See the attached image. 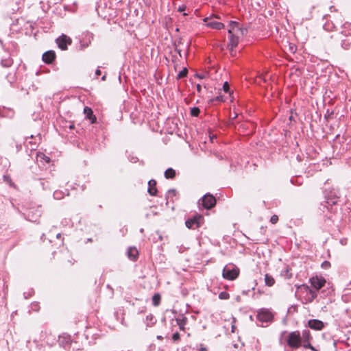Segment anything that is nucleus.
<instances>
[{
    "label": "nucleus",
    "mask_w": 351,
    "mask_h": 351,
    "mask_svg": "<svg viewBox=\"0 0 351 351\" xmlns=\"http://www.w3.org/2000/svg\"><path fill=\"white\" fill-rule=\"evenodd\" d=\"M245 30L241 29L239 23L231 21L229 25L228 33L230 34V43L228 47L232 54L233 49L237 46L239 40L244 34Z\"/></svg>",
    "instance_id": "obj_1"
},
{
    "label": "nucleus",
    "mask_w": 351,
    "mask_h": 351,
    "mask_svg": "<svg viewBox=\"0 0 351 351\" xmlns=\"http://www.w3.org/2000/svg\"><path fill=\"white\" fill-rule=\"evenodd\" d=\"M239 274V269L234 265H226L222 271L223 278L233 280L236 279Z\"/></svg>",
    "instance_id": "obj_2"
},
{
    "label": "nucleus",
    "mask_w": 351,
    "mask_h": 351,
    "mask_svg": "<svg viewBox=\"0 0 351 351\" xmlns=\"http://www.w3.org/2000/svg\"><path fill=\"white\" fill-rule=\"evenodd\" d=\"M302 341V337L299 331H293L289 334L287 337V344L293 348L300 347Z\"/></svg>",
    "instance_id": "obj_3"
},
{
    "label": "nucleus",
    "mask_w": 351,
    "mask_h": 351,
    "mask_svg": "<svg viewBox=\"0 0 351 351\" xmlns=\"http://www.w3.org/2000/svg\"><path fill=\"white\" fill-rule=\"evenodd\" d=\"M56 41L59 48L62 50L67 49V45H70L72 43L71 38L65 34L61 35Z\"/></svg>",
    "instance_id": "obj_4"
},
{
    "label": "nucleus",
    "mask_w": 351,
    "mask_h": 351,
    "mask_svg": "<svg viewBox=\"0 0 351 351\" xmlns=\"http://www.w3.org/2000/svg\"><path fill=\"white\" fill-rule=\"evenodd\" d=\"M202 204L206 209H210L216 204V199L213 195L206 194L202 198Z\"/></svg>",
    "instance_id": "obj_5"
},
{
    "label": "nucleus",
    "mask_w": 351,
    "mask_h": 351,
    "mask_svg": "<svg viewBox=\"0 0 351 351\" xmlns=\"http://www.w3.org/2000/svg\"><path fill=\"white\" fill-rule=\"evenodd\" d=\"M257 319L261 322H269L273 319V314L267 309H262L257 314Z\"/></svg>",
    "instance_id": "obj_6"
},
{
    "label": "nucleus",
    "mask_w": 351,
    "mask_h": 351,
    "mask_svg": "<svg viewBox=\"0 0 351 351\" xmlns=\"http://www.w3.org/2000/svg\"><path fill=\"white\" fill-rule=\"evenodd\" d=\"M203 217L201 215L195 216L186 221V226L189 228H195L200 226Z\"/></svg>",
    "instance_id": "obj_7"
},
{
    "label": "nucleus",
    "mask_w": 351,
    "mask_h": 351,
    "mask_svg": "<svg viewBox=\"0 0 351 351\" xmlns=\"http://www.w3.org/2000/svg\"><path fill=\"white\" fill-rule=\"evenodd\" d=\"M311 286L316 289V291L322 289L326 283V280L323 278H319L317 276L312 277L310 279Z\"/></svg>",
    "instance_id": "obj_8"
},
{
    "label": "nucleus",
    "mask_w": 351,
    "mask_h": 351,
    "mask_svg": "<svg viewBox=\"0 0 351 351\" xmlns=\"http://www.w3.org/2000/svg\"><path fill=\"white\" fill-rule=\"evenodd\" d=\"M300 288L306 291L308 295V301L311 302L317 297V291L310 289L308 285H302Z\"/></svg>",
    "instance_id": "obj_9"
},
{
    "label": "nucleus",
    "mask_w": 351,
    "mask_h": 351,
    "mask_svg": "<svg viewBox=\"0 0 351 351\" xmlns=\"http://www.w3.org/2000/svg\"><path fill=\"white\" fill-rule=\"evenodd\" d=\"M56 58V54L53 51H48L43 53V60L47 64L51 63Z\"/></svg>",
    "instance_id": "obj_10"
},
{
    "label": "nucleus",
    "mask_w": 351,
    "mask_h": 351,
    "mask_svg": "<svg viewBox=\"0 0 351 351\" xmlns=\"http://www.w3.org/2000/svg\"><path fill=\"white\" fill-rule=\"evenodd\" d=\"M308 326L311 328L319 330L323 328L324 324L322 321L317 319H312L308 322Z\"/></svg>",
    "instance_id": "obj_11"
},
{
    "label": "nucleus",
    "mask_w": 351,
    "mask_h": 351,
    "mask_svg": "<svg viewBox=\"0 0 351 351\" xmlns=\"http://www.w3.org/2000/svg\"><path fill=\"white\" fill-rule=\"evenodd\" d=\"M84 113L87 119H88L92 123H95L96 121V117L93 114V112L91 108L88 107H85L84 108Z\"/></svg>",
    "instance_id": "obj_12"
},
{
    "label": "nucleus",
    "mask_w": 351,
    "mask_h": 351,
    "mask_svg": "<svg viewBox=\"0 0 351 351\" xmlns=\"http://www.w3.org/2000/svg\"><path fill=\"white\" fill-rule=\"evenodd\" d=\"M148 193L149 195L154 196L156 195L157 189H156V182L155 180H151L148 182Z\"/></svg>",
    "instance_id": "obj_13"
},
{
    "label": "nucleus",
    "mask_w": 351,
    "mask_h": 351,
    "mask_svg": "<svg viewBox=\"0 0 351 351\" xmlns=\"http://www.w3.org/2000/svg\"><path fill=\"white\" fill-rule=\"evenodd\" d=\"M207 26L216 29H221L224 27V25L222 23L211 21L207 23Z\"/></svg>",
    "instance_id": "obj_14"
},
{
    "label": "nucleus",
    "mask_w": 351,
    "mask_h": 351,
    "mask_svg": "<svg viewBox=\"0 0 351 351\" xmlns=\"http://www.w3.org/2000/svg\"><path fill=\"white\" fill-rule=\"evenodd\" d=\"M138 254V250L135 247H130L128 250V256L132 260H135Z\"/></svg>",
    "instance_id": "obj_15"
},
{
    "label": "nucleus",
    "mask_w": 351,
    "mask_h": 351,
    "mask_svg": "<svg viewBox=\"0 0 351 351\" xmlns=\"http://www.w3.org/2000/svg\"><path fill=\"white\" fill-rule=\"evenodd\" d=\"M176 176V171L172 168H169L165 171V177L167 179L173 178Z\"/></svg>",
    "instance_id": "obj_16"
},
{
    "label": "nucleus",
    "mask_w": 351,
    "mask_h": 351,
    "mask_svg": "<svg viewBox=\"0 0 351 351\" xmlns=\"http://www.w3.org/2000/svg\"><path fill=\"white\" fill-rule=\"evenodd\" d=\"M265 284L269 287L273 286L275 283V280L274 278L269 274H266L265 276Z\"/></svg>",
    "instance_id": "obj_17"
},
{
    "label": "nucleus",
    "mask_w": 351,
    "mask_h": 351,
    "mask_svg": "<svg viewBox=\"0 0 351 351\" xmlns=\"http://www.w3.org/2000/svg\"><path fill=\"white\" fill-rule=\"evenodd\" d=\"M176 322H177V324L179 326L181 330H184V326L186 323V317L178 318V319H176Z\"/></svg>",
    "instance_id": "obj_18"
},
{
    "label": "nucleus",
    "mask_w": 351,
    "mask_h": 351,
    "mask_svg": "<svg viewBox=\"0 0 351 351\" xmlns=\"http://www.w3.org/2000/svg\"><path fill=\"white\" fill-rule=\"evenodd\" d=\"M12 63H13V61L10 58L3 59L1 62V65L3 67H9L12 64Z\"/></svg>",
    "instance_id": "obj_19"
},
{
    "label": "nucleus",
    "mask_w": 351,
    "mask_h": 351,
    "mask_svg": "<svg viewBox=\"0 0 351 351\" xmlns=\"http://www.w3.org/2000/svg\"><path fill=\"white\" fill-rule=\"evenodd\" d=\"M341 47L343 49H349L351 47V41L349 39L343 40L341 41Z\"/></svg>",
    "instance_id": "obj_20"
},
{
    "label": "nucleus",
    "mask_w": 351,
    "mask_h": 351,
    "mask_svg": "<svg viewBox=\"0 0 351 351\" xmlns=\"http://www.w3.org/2000/svg\"><path fill=\"white\" fill-rule=\"evenodd\" d=\"M160 302V295L159 294H154L152 297V303L155 306L159 305Z\"/></svg>",
    "instance_id": "obj_21"
},
{
    "label": "nucleus",
    "mask_w": 351,
    "mask_h": 351,
    "mask_svg": "<svg viewBox=\"0 0 351 351\" xmlns=\"http://www.w3.org/2000/svg\"><path fill=\"white\" fill-rule=\"evenodd\" d=\"M25 144H26L27 147L30 145L29 148L31 149H32V150L36 149V147H37V143L36 142H33L32 141H28L27 139L26 140Z\"/></svg>",
    "instance_id": "obj_22"
},
{
    "label": "nucleus",
    "mask_w": 351,
    "mask_h": 351,
    "mask_svg": "<svg viewBox=\"0 0 351 351\" xmlns=\"http://www.w3.org/2000/svg\"><path fill=\"white\" fill-rule=\"evenodd\" d=\"M200 112V110L197 107H193L191 109V114L193 117H197Z\"/></svg>",
    "instance_id": "obj_23"
},
{
    "label": "nucleus",
    "mask_w": 351,
    "mask_h": 351,
    "mask_svg": "<svg viewBox=\"0 0 351 351\" xmlns=\"http://www.w3.org/2000/svg\"><path fill=\"white\" fill-rule=\"evenodd\" d=\"M229 298V293L226 291H222L219 294V298L221 300H228Z\"/></svg>",
    "instance_id": "obj_24"
},
{
    "label": "nucleus",
    "mask_w": 351,
    "mask_h": 351,
    "mask_svg": "<svg viewBox=\"0 0 351 351\" xmlns=\"http://www.w3.org/2000/svg\"><path fill=\"white\" fill-rule=\"evenodd\" d=\"M188 71L186 68L183 69L178 75V78H183L186 76Z\"/></svg>",
    "instance_id": "obj_25"
},
{
    "label": "nucleus",
    "mask_w": 351,
    "mask_h": 351,
    "mask_svg": "<svg viewBox=\"0 0 351 351\" xmlns=\"http://www.w3.org/2000/svg\"><path fill=\"white\" fill-rule=\"evenodd\" d=\"M302 337L304 339V342H308V339L310 337V334L308 331H304L302 334Z\"/></svg>",
    "instance_id": "obj_26"
},
{
    "label": "nucleus",
    "mask_w": 351,
    "mask_h": 351,
    "mask_svg": "<svg viewBox=\"0 0 351 351\" xmlns=\"http://www.w3.org/2000/svg\"><path fill=\"white\" fill-rule=\"evenodd\" d=\"M38 158L43 159L44 160L46 161V162H50V158L48 156H46L43 154H38Z\"/></svg>",
    "instance_id": "obj_27"
},
{
    "label": "nucleus",
    "mask_w": 351,
    "mask_h": 351,
    "mask_svg": "<svg viewBox=\"0 0 351 351\" xmlns=\"http://www.w3.org/2000/svg\"><path fill=\"white\" fill-rule=\"evenodd\" d=\"M278 221V217L276 215H274L273 216H271V219H270V221L271 223L273 224H276Z\"/></svg>",
    "instance_id": "obj_28"
},
{
    "label": "nucleus",
    "mask_w": 351,
    "mask_h": 351,
    "mask_svg": "<svg viewBox=\"0 0 351 351\" xmlns=\"http://www.w3.org/2000/svg\"><path fill=\"white\" fill-rule=\"evenodd\" d=\"M322 267L323 269H327L330 267V263L328 261H324L322 264Z\"/></svg>",
    "instance_id": "obj_29"
},
{
    "label": "nucleus",
    "mask_w": 351,
    "mask_h": 351,
    "mask_svg": "<svg viewBox=\"0 0 351 351\" xmlns=\"http://www.w3.org/2000/svg\"><path fill=\"white\" fill-rule=\"evenodd\" d=\"M207 75L208 74L206 73H202V74H199V73H196L195 75V76L199 79H205L207 77Z\"/></svg>",
    "instance_id": "obj_30"
},
{
    "label": "nucleus",
    "mask_w": 351,
    "mask_h": 351,
    "mask_svg": "<svg viewBox=\"0 0 351 351\" xmlns=\"http://www.w3.org/2000/svg\"><path fill=\"white\" fill-rule=\"evenodd\" d=\"M53 197H54V198L58 199H61L62 198L61 192L58 191H55L53 193Z\"/></svg>",
    "instance_id": "obj_31"
},
{
    "label": "nucleus",
    "mask_w": 351,
    "mask_h": 351,
    "mask_svg": "<svg viewBox=\"0 0 351 351\" xmlns=\"http://www.w3.org/2000/svg\"><path fill=\"white\" fill-rule=\"evenodd\" d=\"M223 90L226 93L229 92L230 86H229V84H228V83L227 82H224L223 86Z\"/></svg>",
    "instance_id": "obj_32"
},
{
    "label": "nucleus",
    "mask_w": 351,
    "mask_h": 351,
    "mask_svg": "<svg viewBox=\"0 0 351 351\" xmlns=\"http://www.w3.org/2000/svg\"><path fill=\"white\" fill-rule=\"evenodd\" d=\"M172 339L173 341H178L180 339V334L178 332H176L173 335Z\"/></svg>",
    "instance_id": "obj_33"
},
{
    "label": "nucleus",
    "mask_w": 351,
    "mask_h": 351,
    "mask_svg": "<svg viewBox=\"0 0 351 351\" xmlns=\"http://www.w3.org/2000/svg\"><path fill=\"white\" fill-rule=\"evenodd\" d=\"M186 5H181V6H179L178 8V11L180 12H182L183 11H184L186 10Z\"/></svg>",
    "instance_id": "obj_34"
},
{
    "label": "nucleus",
    "mask_w": 351,
    "mask_h": 351,
    "mask_svg": "<svg viewBox=\"0 0 351 351\" xmlns=\"http://www.w3.org/2000/svg\"><path fill=\"white\" fill-rule=\"evenodd\" d=\"M200 348L199 351H207L206 348H205L202 344H200Z\"/></svg>",
    "instance_id": "obj_35"
},
{
    "label": "nucleus",
    "mask_w": 351,
    "mask_h": 351,
    "mask_svg": "<svg viewBox=\"0 0 351 351\" xmlns=\"http://www.w3.org/2000/svg\"><path fill=\"white\" fill-rule=\"evenodd\" d=\"M170 194L175 195L176 194V191L174 189L169 190L168 191V195H170Z\"/></svg>",
    "instance_id": "obj_36"
},
{
    "label": "nucleus",
    "mask_w": 351,
    "mask_h": 351,
    "mask_svg": "<svg viewBox=\"0 0 351 351\" xmlns=\"http://www.w3.org/2000/svg\"><path fill=\"white\" fill-rule=\"evenodd\" d=\"M201 90H202V86L200 84H197V90L200 93L201 92Z\"/></svg>",
    "instance_id": "obj_37"
},
{
    "label": "nucleus",
    "mask_w": 351,
    "mask_h": 351,
    "mask_svg": "<svg viewBox=\"0 0 351 351\" xmlns=\"http://www.w3.org/2000/svg\"><path fill=\"white\" fill-rule=\"evenodd\" d=\"M95 74H96L97 76L100 75H101V71L99 69H97L96 70V71H95Z\"/></svg>",
    "instance_id": "obj_38"
},
{
    "label": "nucleus",
    "mask_w": 351,
    "mask_h": 351,
    "mask_svg": "<svg viewBox=\"0 0 351 351\" xmlns=\"http://www.w3.org/2000/svg\"><path fill=\"white\" fill-rule=\"evenodd\" d=\"M311 346V345L309 343L304 344V347L306 348H309Z\"/></svg>",
    "instance_id": "obj_39"
},
{
    "label": "nucleus",
    "mask_w": 351,
    "mask_h": 351,
    "mask_svg": "<svg viewBox=\"0 0 351 351\" xmlns=\"http://www.w3.org/2000/svg\"><path fill=\"white\" fill-rule=\"evenodd\" d=\"M309 348L312 350L317 351L312 346Z\"/></svg>",
    "instance_id": "obj_40"
},
{
    "label": "nucleus",
    "mask_w": 351,
    "mask_h": 351,
    "mask_svg": "<svg viewBox=\"0 0 351 351\" xmlns=\"http://www.w3.org/2000/svg\"><path fill=\"white\" fill-rule=\"evenodd\" d=\"M105 78H106V76H105V75L102 77V80H105Z\"/></svg>",
    "instance_id": "obj_41"
},
{
    "label": "nucleus",
    "mask_w": 351,
    "mask_h": 351,
    "mask_svg": "<svg viewBox=\"0 0 351 351\" xmlns=\"http://www.w3.org/2000/svg\"><path fill=\"white\" fill-rule=\"evenodd\" d=\"M208 20V18H206V19H204V21H206V22Z\"/></svg>",
    "instance_id": "obj_42"
},
{
    "label": "nucleus",
    "mask_w": 351,
    "mask_h": 351,
    "mask_svg": "<svg viewBox=\"0 0 351 351\" xmlns=\"http://www.w3.org/2000/svg\"><path fill=\"white\" fill-rule=\"evenodd\" d=\"M16 311H14V313H12V315H13V314H14V315H16Z\"/></svg>",
    "instance_id": "obj_43"
},
{
    "label": "nucleus",
    "mask_w": 351,
    "mask_h": 351,
    "mask_svg": "<svg viewBox=\"0 0 351 351\" xmlns=\"http://www.w3.org/2000/svg\"><path fill=\"white\" fill-rule=\"evenodd\" d=\"M16 311H14V313H12V315H13V314H14V315H16Z\"/></svg>",
    "instance_id": "obj_44"
}]
</instances>
